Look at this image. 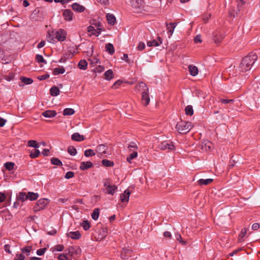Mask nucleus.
<instances>
[{"mask_svg": "<svg viewBox=\"0 0 260 260\" xmlns=\"http://www.w3.org/2000/svg\"><path fill=\"white\" fill-rule=\"evenodd\" d=\"M256 60L257 56L255 53H251L246 56L242 59L240 64V71L244 72L249 71Z\"/></svg>", "mask_w": 260, "mask_h": 260, "instance_id": "nucleus-1", "label": "nucleus"}, {"mask_svg": "<svg viewBox=\"0 0 260 260\" xmlns=\"http://www.w3.org/2000/svg\"><path fill=\"white\" fill-rule=\"evenodd\" d=\"M136 88L141 92V101L142 104L144 106H147L150 102V97L149 94V89L146 84L143 82H140L139 85H137Z\"/></svg>", "mask_w": 260, "mask_h": 260, "instance_id": "nucleus-2", "label": "nucleus"}, {"mask_svg": "<svg viewBox=\"0 0 260 260\" xmlns=\"http://www.w3.org/2000/svg\"><path fill=\"white\" fill-rule=\"evenodd\" d=\"M67 33L64 29H60L56 31H52L48 32L47 38V40L51 43L56 42V40L59 41H63L66 38Z\"/></svg>", "mask_w": 260, "mask_h": 260, "instance_id": "nucleus-3", "label": "nucleus"}, {"mask_svg": "<svg viewBox=\"0 0 260 260\" xmlns=\"http://www.w3.org/2000/svg\"><path fill=\"white\" fill-rule=\"evenodd\" d=\"M192 127V125L191 122L182 120L178 122L176 125L177 131L180 134H185L188 133Z\"/></svg>", "mask_w": 260, "mask_h": 260, "instance_id": "nucleus-4", "label": "nucleus"}, {"mask_svg": "<svg viewBox=\"0 0 260 260\" xmlns=\"http://www.w3.org/2000/svg\"><path fill=\"white\" fill-rule=\"evenodd\" d=\"M248 0H236L232 3V9L234 12L237 15L238 13L244 8L245 5L247 3Z\"/></svg>", "mask_w": 260, "mask_h": 260, "instance_id": "nucleus-5", "label": "nucleus"}, {"mask_svg": "<svg viewBox=\"0 0 260 260\" xmlns=\"http://www.w3.org/2000/svg\"><path fill=\"white\" fill-rule=\"evenodd\" d=\"M157 148L162 150H168L173 151L175 150V146L170 140L164 141L158 144Z\"/></svg>", "mask_w": 260, "mask_h": 260, "instance_id": "nucleus-6", "label": "nucleus"}, {"mask_svg": "<svg viewBox=\"0 0 260 260\" xmlns=\"http://www.w3.org/2000/svg\"><path fill=\"white\" fill-rule=\"evenodd\" d=\"M49 201L47 199H41L37 201L36 205L33 207L35 212H37L43 210L48 204Z\"/></svg>", "mask_w": 260, "mask_h": 260, "instance_id": "nucleus-7", "label": "nucleus"}, {"mask_svg": "<svg viewBox=\"0 0 260 260\" xmlns=\"http://www.w3.org/2000/svg\"><path fill=\"white\" fill-rule=\"evenodd\" d=\"M108 234V229L104 228L100 229L98 231V235L95 236L97 241H101L104 239Z\"/></svg>", "mask_w": 260, "mask_h": 260, "instance_id": "nucleus-8", "label": "nucleus"}, {"mask_svg": "<svg viewBox=\"0 0 260 260\" xmlns=\"http://www.w3.org/2000/svg\"><path fill=\"white\" fill-rule=\"evenodd\" d=\"M107 146L105 144H100L96 147L95 151L99 154L100 157H103L104 154H107Z\"/></svg>", "mask_w": 260, "mask_h": 260, "instance_id": "nucleus-9", "label": "nucleus"}, {"mask_svg": "<svg viewBox=\"0 0 260 260\" xmlns=\"http://www.w3.org/2000/svg\"><path fill=\"white\" fill-rule=\"evenodd\" d=\"M104 186L105 187L106 192L112 195L114 193L115 191L117 189L116 186L115 185H112L108 182H106L104 183Z\"/></svg>", "mask_w": 260, "mask_h": 260, "instance_id": "nucleus-10", "label": "nucleus"}, {"mask_svg": "<svg viewBox=\"0 0 260 260\" xmlns=\"http://www.w3.org/2000/svg\"><path fill=\"white\" fill-rule=\"evenodd\" d=\"M130 3L132 7L136 10L141 9L144 7L143 0H131Z\"/></svg>", "mask_w": 260, "mask_h": 260, "instance_id": "nucleus-11", "label": "nucleus"}, {"mask_svg": "<svg viewBox=\"0 0 260 260\" xmlns=\"http://www.w3.org/2000/svg\"><path fill=\"white\" fill-rule=\"evenodd\" d=\"M133 251L127 248H123L121 252V257L123 259H127L132 255Z\"/></svg>", "mask_w": 260, "mask_h": 260, "instance_id": "nucleus-12", "label": "nucleus"}, {"mask_svg": "<svg viewBox=\"0 0 260 260\" xmlns=\"http://www.w3.org/2000/svg\"><path fill=\"white\" fill-rule=\"evenodd\" d=\"M67 235L73 240H78L81 237V234L78 231L68 232Z\"/></svg>", "mask_w": 260, "mask_h": 260, "instance_id": "nucleus-13", "label": "nucleus"}, {"mask_svg": "<svg viewBox=\"0 0 260 260\" xmlns=\"http://www.w3.org/2000/svg\"><path fill=\"white\" fill-rule=\"evenodd\" d=\"M212 145L210 141L208 140L204 141L202 143V149L206 151H210L212 149Z\"/></svg>", "mask_w": 260, "mask_h": 260, "instance_id": "nucleus-14", "label": "nucleus"}, {"mask_svg": "<svg viewBox=\"0 0 260 260\" xmlns=\"http://www.w3.org/2000/svg\"><path fill=\"white\" fill-rule=\"evenodd\" d=\"M131 191L126 189L124 192L120 195V200L122 202H127L129 200Z\"/></svg>", "mask_w": 260, "mask_h": 260, "instance_id": "nucleus-15", "label": "nucleus"}, {"mask_svg": "<svg viewBox=\"0 0 260 260\" xmlns=\"http://www.w3.org/2000/svg\"><path fill=\"white\" fill-rule=\"evenodd\" d=\"M162 43V39L160 37H158L157 40H153L147 42V45L149 47L158 46Z\"/></svg>", "mask_w": 260, "mask_h": 260, "instance_id": "nucleus-16", "label": "nucleus"}, {"mask_svg": "<svg viewBox=\"0 0 260 260\" xmlns=\"http://www.w3.org/2000/svg\"><path fill=\"white\" fill-rule=\"evenodd\" d=\"M213 40L216 44L219 43L223 39V36L219 32H214L213 36Z\"/></svg>", "mask_w": 260, "mask_h": 260, "instance_id": "nucleus-17", "label": "nucleus"}, {"mask_svg": "<svg viewBox=\"0 0 260 260\" xmlns=\"http://www.w3.org/2000/svg\"><path fill=\"white\" fill-rule=\"evenodd\" d=\"M62 15L66 20L71 21L73 19V13L71 10L69 9L65 10L63 11Z\"/></svg>", "mask_w": 260, "mask_h": 260, "instance_id": "nucleus-18", "label": "nucleus"}, {"mask_svg": "<svg viewBox=\"0 0 260 260\" xmlns=\"http://www.w3.org/2000/svg\"><path fill=\"white\" fill-rule=\"evenodd\" d=\"M93 164L91 161H82L80 164V169L81 170H86L91 168Z\"/></svg>", "mask_w": 260, "mask_h": 260, "instance_id": "nucleus-19", "label": "nucleus"}, {"mask_svg": "<svg viewBox=\"0 0 260 260\" xmlns=\"http://www.w3.org/2000/svg\"><path fill=\"white\" fill-rule=\"evenodd\" d=\"M166 26L168 32L170 34V35L171 36L173 34L174 29L177 26V23L170 22L169 24L166 23Z\"/></svg>", "mask_w": 260, "mask_h": 260, "instance_id": "nucleus-20", "label": "nucleus"}, {"mask_svg": "<svg viewBox=\"0 0 260 260\" xmlns=\"http://www.w3.org/2000/svg\"><path fill=\"white\" fill-rule=\"evenodd\" d=\"M247 229L246 228H243L239 235L238 241L240 242L244 241L246 238V233Z\"/></svg>", "mask_w": 260, "mask_h": 260, "instance_id": "nucleus-21", "label": "nucleus"}, {"mask_svg": "<svg viewBox=\"0 0 260 260\" xmlns=\"http://www.w3.org/2000/svg\"><path fill=\"white\" fill-rule=\"evenodd\" d=\"M71 139L75 141L80 142L84 140L83 135H81L78 133H75L71 136Z\"/></svg>", "mask_w": 260, "mask_h": 260, "instance_id": "nucleus-22", "label": "nucleus"}, {"mask_svg": "<svg viewBox=\"0 0 260 260\" xmlns=\"http://www.w3.org/2000/svg\"><path fill=\"white\" fill-rule=\"evenodd\" d=\"M72 9L76 12H82L85 10V8L77 3H75L72 5Z\"/></svg>", "mask_w": 260, "mask_h": 260, "instance_id": "nucleus-23", "label": "nucleus"}, {"mask_svg": "<svg viewBox=\"0 0 260 260\" xmlns=\"http://www.w3.org/2000/svg\"><path fill=\"white\" fill-rule=\"evenodd\" d=\"M188 68L189 72L191 76H196L198 75L199 71L196 66L193 65H189Z\"/></svg>", "mask_w": 260, "mask_h": 260, "instance_id": "nucleus-24", "label": "nucleus"}, {"mask_svg": "<svg viewBox=\"0 0 260 260\" xmlns=\"http://www.w3.org/2000/svg\"><path fill=\"white\" fill-rule=\"evenodd\" d=\"M56 115V112L54 110H46L42 113V115L47 118L54 117Z\"/></svg>", "mask_w": 260, "mask_h": 260, "instance_id": "nucleus-25", "label": "nucleus"}, {"mask_svg": "<svg viewBox=\"0 0 260 260\" xmlns=\"http://www.w3.org/2000/svg\"><path fill=\"white\" fill-rule=\"evenodd\" d=\"M108 23L111 25H114L116 22V18L113 14H107L106 15Z\"/></svg>", "mask_w": 260, "mask_h": 260, "instance_id": "nucleus-26", "label": "nucleus"}, {"mask_svg": "<svg viewBox=\"0 0 260 260\" xmlns=\"http://www.w3.org/2000/svg\"><path fill=\"white\" fill-rule=\"evenodd\" d=\"M39 194L38 193H35L33 192H28L27 193V200L30 201H35L38 199Z\"/></svg>", "mask_w": 260, "mask_h": 260, "instance_id": "nucleus-27", "label": "nucleus"}, {"mask_svg": "<svg viewBox=\"0 0 260 260\" xmlns=\"http://www.w3.org/2000/svg\"><path fill=\"white\" fill-rule=\"evenodd\" d=\"M213 180L212 179H200L198 181V183L200 186L203 185H206L211 183L213 181Z\"/></svg>", "mask_w": 260, "mask_h": 260, "instance_id": "nucleus-28", "label": "nucleus"}, {"mask_svg": "<svg viewBox=\"0 0 260 260\" xmlns=\"http://www.w3.org/2000/svg\"><path fill=\"white\" fill-rule=\"evenodd\" d=\"M50 93L52 96H55L59 94L60 90L57 87L54 86L50 88Z\"/></svg>", "mask_w": 260, "mask_h": 260, "instance_id": "nucleus-29", "label": "nucleus"}, {"mask_svg": "<svg viewBox=\"0 0 260 260\" xmlns=\"http://www.w3.org/2000/svg\"><path fill=\"white\" fill-rule=\"evenodd\" d=\"M65 72V69L63 67L59 68H55L53 70V74L54 75H58L59 74H62Z\"/></svg>", "mask_w": 260, "mask_h": 260, "instance_id": "nucleus-30", "label": "nucleus"}, {"mask_svg": "<svg viewBox=\"0 0 260 260\" xmlns=\"http://www.w3.org/2000/svg\"><path fill=\"white\" fill-rule=\"evenodd\" d=\"M17 200L18 201H20L22 202H23L27 200V193L24 192H21L19 193V195L17 197Z\"/></svg>", "mask_w": 260, "mask_h": 260, "instance_id": "nucleus-31", "label": "nucleus"}, {"mask_svg": "<svg viewBox=\"0 0 260 260\" xmlns=\"http://www.w3.org/2000/svg\"><path fill=\"white\" fill-rule=\"evenodd\" d=\"M106 49L110 54H113L115 52V49L113 44L110 43L106 45Z\"/></svg>", "mask_w": 260, "mask_h": 260, "instance_id": "nucleus-32", "label": "nucleus"}, {"mask_svg": "<svg viewBox=\"0 0 260 260\" xmlns=\"http://www.w3.org/2000/svg\"><path fill=\"white\" fill-rule=\"evenodd\" d=\"M104 75H105V78L107 80H111V79H112L113 78V76H114L113 71H112V70H110V69L107 71L105 73Z\"/></svg>", "mask_w": 260, "mask_h": 260, "instance_id": "nucleus-33", "label": "nucleus"}, {"mask_svg": "<svg viewBox=\"0 0 260 260\" xmlns=\"http://www.w3.org/2000/svg\"><path fill=\"white\" fill-rule=\"evenodd\" d=\"M102 164L103 166L106 167H112L114 166V164L113 161H111L108 159H103L102 160Z\"/></svg>", "mask_w": 260, "mask_h": 260, "instance_id": "nucleus-34", "label": "nucleus"}, {"mask_svg": "<svg viewBox=\"0 0 260 260\" xmlns=\"http://www.w3.org/2000/svg\"><path fill=\"white\" fill-rule=\"evenodd\" d=\"M78 67L81 70H86L87 66V62L85 60H81L78 63Z\"/></svg>", "mask_w": 260, "mask_h": 260, "instance_id": "nucleus-35", "label": "nucleus"}, {"mask_svg": "<svg viewBox=\"0 0 260 260\" xmlns=\"http://www.w3.org/2000/svg\"><path fill=\"white\" fill-rule=\"evenodd\" d=\"M75 110L72 108H66L63 111V115L64 116H69L74 114Z\"/></svg>", "mask_w": 260, "mask_h": 260, "instance_id": "nucleus-36", "label": "nucleus"}, {"mask_svg": "<svg viewBox=\"0 0 260 260\" xmlns=\"http://www.w3.org/2000/svg\"><path fill=\"white\" fill-rule=\"evenodd\" d=\"M4 166L7 170L11 171L14 169L15 164L13 162H7L4 164Z\"/></svg>", "mask_w": 260, "mask_h": 260, "instance_id": "nucleus-37", "label": "nucleus"}, {"mask_svg": "<svg viewBox=\"0 0 260 260\" xmlns=\"http://www.w3.org/2000/svg\"><path fill=\"white\" fill-rule=\"evenodd\" d=\"M20 80L22 82L26 85L30 84L33 82V80L30 78L21 77Z\"/></svg>", "mask_w": 260, "mask_h": 260, "instance_id": "nucleus-38", "label": "nucleus"}, {"mask_svg": "<svg viewBox=\"0 0 260 260\" xmlns=\"http://www.w3.org/2000/svg\"><path fill=\"white\" fill-rule=\"evenodd\" d=\"M185 114L187 115H192L193 114V110L192 106L188 105L185 108Z\"/></svg>", "mask_w": 260, "mask_h": 260, "instance_id": "nucleus-39", "label": "nucleus"}, {"mask_svg": "<svg viewBox=\"0 0 260 260\" xmlns=\"http://www.w3.org/2000/svg\"><path fill=\"white\" fill-rule=\"evenodd\" d=\"M27 145L29 147L38 148L39 147V144L35 140H29L28 141Z\"/></svg>", "mask_w": 260, "mask_h": 260, "instance_id": "nucleus-40", "label": "nucleus"}, {"mask_svg": "<svg viewBox=\"0 0 260 260\" xmlns=\"http://www.w3.org/2000/svg\"><path fill=\"white\" fill-rule=\"evenodd\" d=\"M99 213L100 210L98 208L94 209L91 214L92 218L94 220H97L99 216Z\"/></svg>", "mask_w": 260, "mask_h": 260, "instance_id": "nucleus-41", "label": "nucleus"}, {"mask_svg": "<svg viewBox=\"0 0 260 260\" xmlns=\"http://www.w3.org/2000/svg\"><path fill=\"white\" fill-rule=\"evenodd\" d=\"M32 249V247L30 246H27L21 249V252L22 253L25 254L27 256L29 255L30 251Z\"/></svg>", "mask_w": 260, "mask_h": 260, "instance_id": "nucleus-42", "label": "nucleus"}, {"mask_svg": "<svg viewBox=\"0 0 260 260\" xmlns=\"http://www.w3.org/2000/svg\"><path fill=\"white\" fill-rule=\"evenodd\" d=\"M137 156V152L134 151L133 153L129 155V156L127 157L126 160L128 162L131 163L132 160L136 158Z\"/></svg>", "mask_w": 260, "mask_h": 260, "instance_id": "nucleus-43", "label": "nucleus"}, {"mask_svg": "<svg viewBox=\"0 0 260 260\" xmlns=\"http://www.w3.org/2000/svg\"><path fill=\"white\" fill-rule=\"evenodd\" d=\"M51 162L54 165L60 166L62 165V162L58 158L53 157L51 159Z\"/></svg>", "mask_w": 260, "mask_h": 260, "instance_id": "nucleus-44", "label": "nucleus"}, {"mask_svg": "<svg viewBox=\"0 0 260 260\" xmlns=\"http://www.w3.org/2000/svg\"><path fill=\"white\" fill-rule=\"evenodd\" d=\"M68 152L72 156L75 155L77 153L76 148L72 146H70L68 148Z\"/></svg>", "mask_w": 260, "mask_h": 260, "instance_id": "nucleus-45", "label": "nucleus"}, {"mask_svg": "<svg viewBox=\"0 0 260 260\" xmlns=\"http://www.w3.org/2000/svg\"><path fill=\"white\" fill-rule=\"evenodd\" d=\"M95 154V153L92 149H87L84 151V155L86 157L92 156Z\"/></svg>", "mask_w": 260, "mask_h": 260, "instance_id": "nucleus-46", "label": "nucleus"}, {"mask_svg": "<svg viewBox=\"0 0 260 260\" xmlns=\"http://www.w3.org/2000/svg\"><path fill=\"white\" fill-rule=\"evenodd\" d=\"M40 154V152L39 150L35 149H34V152H31V153L29 155V156L31 158H35L39 156V155Z\"/></svg>", "mask_w": 260, "mask_h": 260, "instance_id": "nucleus-47", "label": "nucleus"}, {"mask_svg": "<svg viewBox=\"0 0 260 260\" xmlns=\"http://www.w3.org/2000/svg\"><path fill=\"white\" fill-rule=\"evenodd\" d=\"M36 60L39 62H43L45 64L47 63V61L45 60L42 55L40 54H37L36 56Z\"/></svg>", "mask_w": 260, "mask_h": 260, "instance_id": "nucleus-48", "label": "nucleus"}, {"mask_svg": "<svg viewBox=\"0 0 260 260\" xmlns=\"http://www.w3.org/2000/svg\"><path fill=\"white\" fill-rule=\"evenodd\" d=\"M81 225L85 231L88 230L90 228V224L87 220H83Z\"/></svg>", "mask_w": 260, "mask_h": 260, "instance_id": "nucleus-49", "label": "nucleus"}, {"mask_svg": "<svg viewBox=\"0 0 260 260\" xmlns=\"http://www.w3.org/2000/svg\"><path fill=\"white\" fill-rule=\"evenodd\" d=\"M70 249L69 250L68 253H66V254H60L58 256V260H69L68 257L67 256V255L69 254L70 253Z\"/></svg>", "mask_w": 260, "mask_h": 260, "instance_id": "nucleus-50", "label": "nucleus"}, {"mask_svg": "<svg viewBox=\"0 0 260 260\" xmlns=\"http://www.w3.org/2000/svg\"><path fill=\"white\" fill-rule=\"evenodd\" d=\"M128 148L130 151H132V148H134L135 149H138V146L135 142H131L128 145Z\"/></svg>", "mask_w": 260, "mask_h": 260, "instance_id": "nucleus-51", "label": "nucleus"}, {"mask_svg": "<svg viewBox=\"0 0 260 260\" xmlns=\"http://www.w3.org/2000/svg\"><path fill=\"white\" fill-rule=\"evenodd\" d=\"M175 238L176 239L179 241L180 243H182L183 244H186V242L185 241H184L183 240H182V237H181V236L180 234L179 233H176L175 234Z\"/></svg>", "mask_w": 260, "mask_h": 260, "instance_id": "nucleus-52", "label": "nucleus"}, {"mask_svg": "<svg viewBox=\"0 0 260 260\" xmlns=\"http://www.w3.org/2000/svg\"><path fill=\"white\" fill-rule=\"evenodd\" d=\"M46 250H47L46 248L39 249L37 250V255H38L39 256L43 255L45 253Z\"/></svg>", "mask_w": 260, "mask_h": 260, "instance_id": "nucleus-53", "label": "nucleus"}, {"mask_svg": "<svg viewBox=\"0 0 260 260\" xmlns=\"http://www.w3.org/2000/svg\"><path fill=\"white\" fill-rule=\"evenodd\" d=\"M87 30L92 35H94V32H96V29H95L94 27L92 25H90L87 27Z\"/></svg>", "mask_w": 260, "mask_h": 260, "instance_id": "nucleus-54", "label": "nucleus"}, {"mask_svg": "<svg viewBox=\"0 0 260 260\" xmlns=\"http://www.w3.org/2000/svg\"><path fill=\"white\" fill-rule=\"evenodd\" d=\"M74 176V173L72 171L68 172L65 175V178L66 179H70L73 177Z\"/></svg>", "mask_w": 260, "mask_h": 260, "instance_id": "nucleus-55", "label": "nucleus"}, {"mask_svg": "<svg viewBox=\"0 0 260 260\" xmlns=\"http://www.w3.org/2000/svg\"><path fill=\"white\" fill-rule=\"evenodd\" d=\"M234 101V100L233 99H231V100L223 99H220V102H221L222 103H223L225 104L233 103Z\"/></svg>", "mask_w": 260, "mask_h": 260, "instance_id": "nucleus-56", "label": "nucleus"}, {"mask_svg": "<svg viewBox=\"0 0 260 260\" xmlns=\"http://www.w3.org/2000/svg\"><path fill=\"white\" fill-rule=\"evenodd\" d=\"M25 256L22 254H17L14 260H24Z\"/></svg>", "mask_w": 260, "mask_h": 260, "instance_id": "nucleus-57", "label": "nucleus"}, {"mask_svg": "<svg viewBox=\"0 0 260 260\" xmlns=\"http://www.w3.org/2000/svg\"><path fill=\"white\" fill-rule=\"evenodd\" d=\"M145 43L141 42L139 43V44L138 46V49L139 50L142 51L145 48Z\"/></svg>", "mask_w": 260, "mask_h": 260, "instance_id": "nucleus-58", "label": "nucleus"}, {"mask_svg": "<svg viewBox=\"0 0 260 260\" xmlns=\"http://www.w3.org/2000/svg\"><path fill=\"white\" fill-rule=\"evenodd\" d=\"M98 2L100 3L101 5L106 6L109 5V0H96Z\"/></svg>", "mask_w": 260, "mask_h": 260, "instance_id": "nucleus-59", "label": "nucleus"}, {"mask_svg": "<svg viewBox=\"0 0 260 260\" xmlns=\"http://www.w3.org/2000/svg\"><path fill=\"white\" fill-rule=\"evenodd\" d=\"M64 249V246L62 245H57L55 247V250L57 251H62Z\"/></svg>", "mask_w": 260, "mask_h": 260, "instance_id": "nucleus-60", "label": "nucleus"}, {"mask_svg": "<svg viewBox=\"0 0 260 260\" xmlns=\"http://www.w3.org/2000/svg\"><path fill=\"white\" fill-rule=\"evenodd\" d=\"M234 156H232V158L230 161V165L229 166V169L233 168L235 166V164L236 163L235 160L233 159Z\"/></svg>", "mask_w": 260, "mask_h": 260, "instance_id": "nucleus-61", "label": "nucleus"}, {"mask_svg": "<svg viewBox=\"0 0 260 260\" xmlns=\"http://www.w3.org/2000/svg\"><path fill=\"white\" fill-rule=\"evenodd\" d=\"M194 41L196 43H201L202 40L201 36L199 35L196 36V37L194 39Z\"/></svg>", "mask_w": 260, "mask_h": 260, "instance_id": "nucleus-62", "label": "nucleus"}, {"mask_svg": "<svg viewBox=\"0 0 260 260\" xmlns=\"http://www.w3.org/2000/svg\"><path fill=\"white\" fill-rule=\"evenodd\" d=\"M49 77V75L48 74H45L38 77V79L40 80H43L46 79H48Z\"/></svg>", "mask_w": 260, "mask_h": 260, "instance_id": "nucleus-63", "label": "nucleus"}, {"mask_svg": "<svg viewBox=\"0 0 260 260\" xmlns=\"http://www.w3.org/2000/svg\"><path fill=\"white\" fill-rule=\"evenodd\" d=\"M105 70V68L103 66H99L96 68V71L98 73H102Z\"/></svg>", "mask_w": 260, "mask_h": 260, "instance_id": "nucleus-64", "label": "nucleus"}]
</instances>
